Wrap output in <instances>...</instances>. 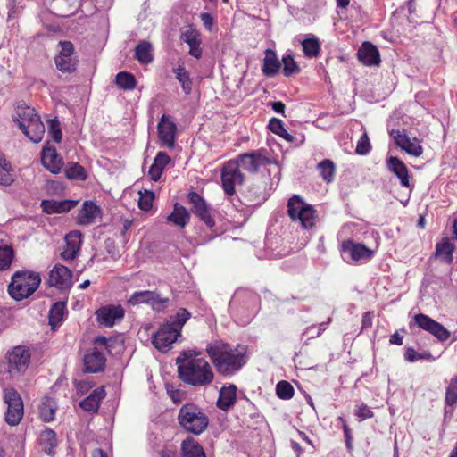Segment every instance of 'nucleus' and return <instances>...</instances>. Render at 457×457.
<instances>
[{
    "instance_id": "obj_57",
    "label": "nucleus",
    "mask_w": 457,
    "mask_h": 457,
    "mask_svg": "<svg viewBox=\"0 0 457 457\" xmlns=\"http://www.w3.org/2000/svg\"><path fill=\"white\" fill-rule=\"evenodd\" d=\"M170 162V158L165 152H159L154 160V163L157 164L163 170Z\"/></svg>"
},
{
    "instance_id": "obj_28",
    "label": "nucleus",
    "mask_w": 457,
    "mask_h": 457,
    "mask_svg": "<svg viewBox=\"0 0 457 457\" xmlns=\"http://www.w3.org/2000/svg\"><path fill=\"white\" fill-rule=\"evenodd\" d=\"M281 68V62L278 60L276 52L270 48L265 50L263 65L262 71L266 77H273Z\"/></svg>"
},
{
    "instance_id": "obj_33",
    "label": "nucleus",
    "mask_w": 457,
    "mask_h": 457,
    "mask_svg": "<svg viewBox=\"0 0 457 457\" xmlns=\"http://www.w3.org/2000/svg\"><path fill=\"white\" fill-rule=\"evenodd\" d=\"M388 166L389 169L399 178L401 185L408 187L410 185L409 173L403 162L397 157H390L388 159Z\"/></svg>"
},
{
    "instance_id": "obj_53",
    "label": "nucleus",
    "mask_w": 457,
    "mask_h": 457,
    "mask_svg": "<svg viewBox=\"0 0 457 457\" xmlns=\"http://www.w3.org/2000/svg\"><path fill=\"white\" fill-rule=\"evenodd\" d=\"M403 149L407 152L408 154L413 155V156H420L423 153V148L419 144H414L411 141V139L409 140V142L407 144H405L404 147H403Z\"/></svg>"
},
{
    "instance_id": "obj_62",
    "label": "nucleus",
    "mask_w": 457,
    "mask_h": 457,
    "mask_svg": "<svg viewBox=\"0 0 457 457\" xmlns=\"http://www.w3.org/2000/svg\"><path fill=\"white\" fill-rule=\"evenodd\" d=\"M200 18L206 29L211 31L214 23L212 16L208 12H203Z\"/></svg>"
},
{
    "instance_id": "obj_50",
    "label": "nucleus",
    "mask_w": 457,
    "mask_h": 457,
    "mask_svg": "<svg viewBox=\"0 0 457 457\" xmlns=\"http://www.w3.org/2000/svg\"><path fill=\"white\" fill-rule=\"evenodd\" d=\"M371 150V145L368 134L364 132L357 142L355 153L360 155H365Z\"/></svg>"
},
{
    "instance_id": "obj_54",
    "label": "nucleus",
    "mask_w": 457,
    "mask_h": 457,
    "mask_svg": "<svg viewBox=\"0 0 457 457\" xmlns=\"http://www.w3.org/2000/svg\"><path fill=\"white\" fill-rule=\"evenodd\" d=\"M269 129L276 135L285 132L284 123L278 118H271L269 122Z\"/></svg>"
},
{
    "instance_id": "obj_8",
    "label": "nucleus",
    "mask_w": 457,
    "mask_h": 457,
    "mask_svg": "<svg viewBox=\"0 0 457 457\" xmlns=\"http://www.w3.org/2000/svg\"><path fill=\"white\" fill-rule=\"evenodd\" d=\"M287 214L303 228H312L318 220L317 211L306 202H287Z\"/></svg>"
},
{
    "instance_id": "obj_11",
    "label": "nucleus",
    "mask_w": 457,
    "mask_h": 457,
    "mask_svg": "<svg viewBox=\"0 0 457 457\" xmlns=\"http://www.w3.org/2000/svg\"><path fill=\"white\" fill-rule=\"evenodd\" d=\"M409 326L410 328H412L413 326H417L419 328L433 335L439 342L446 341L451 336L450 331L446 328L428 315L423 313L416 314Z\"/></svg>"
},
{
    "instance_id": "obj_12",
    "label": "nucleus",
    "mask_w": 457,
    "mask_h": 457,
    "mask_svg": "<svg viewBox=\"0 0 457 457\" xmlns=\"http://www.w3.org/2000/svg\"><path fill=\"white\" fill-rule=\"evenodd\" d=\"M259 302V296L248 289H237L228 303L230 313H244L254 307Z\"/></svg>"
},
{
    "instance_id": "obj_43",
    "label": "nucleus",
    "mask_w": 457,
    "mask_h": 457,
    "mask_svg": "<svg viewBox=\"0 0 457 457\" xmlns=\"http://www.w3.org/2000/svg\"><path fill=\"white\" fill-rule=\"evenodd\" d=\"M64 171H65V176L69 179L84 181L87 178V170H85V168L83 166H81L78 162L68 163Z\"/></svg>"
},
{
    "instance_id": "obj_51",
    "label": "nucleus",
    "mask_w": 457,
    "mask_h": 457,
    "mask_svg": "<svg viewBox=\"0 0 457 457\" xmlns=\"http://www.w3.org/2000/svg\"><path fill=\"white\" fill-rule=\"evenodd\" d=\"M48 132L54 142L60 143L62 141V132L57 119L49 120Z\"/></svg>"
},
{
    "instance_id": "obj_55",
    "label": "nucleus",
    "mask_w": 457,
    "mask_h": 457,
    "mask_svg": "<svg viewBox=\"0 0 457 457\" xmlns=\"http://www.w3.org/2000/svg\"><path fill=\"white\" fill-rule=\"evenodd\" d=\"M330 321L331 319L329 318L327 322L320 323L317 331H314L316 329L315 326L308 327L303 332V335L310 334V337L312 338L318 337L321 335L322 331L326 329V325L328 324Z\"/></svg>"
},
{
    "instance_id": "obj_59",
    "label": "nucleus",
    "mask_w": 457,
    "mask_h": 457,
    "mask_svg": "<svg viewBox=\"0 0 457 457\" xmlns=\"http://www.w3.org/2000/svg\"><path fill=\"white\" fill-rule=\"evenodd\" d=\"M64 185L60 181H50L47 184V191L61 195L64 191Z\"/></svg>"
},
{
    "instance_id": "obj_14",
    "label": "nucleus",
    "mask_w": 457,
    "mask_h": 457,
    "mask_svg": "<svg viewBox=\"0 0 457 457\" xmlns=\"http://www.w3.org/2000/svg\"><path fill=\"white\" fill-rule=\"evenodd\" d=\"M168 302V298L160 297L156 292L150 290L134 292L128 300V303L131 305L148 303L153 310L157 312L163 310Z\"/></svg>"
},
{
    "instance_id": "obj_26",
    "label": "nucleus",
    "mask_w": 457,
    "mask_h": 457,
    "mask_svg": "<svg viewBox=\"0 0 457 457\" xmlns=\"http://www.w3.org/2000/svg\"><path fill=\"white\" fill-rule=\"evenodd\" d=\"M100 215L101 209L96 204V202H84L78 214V223L83 226L90 225L94 223Z\"/></svg>"
},
{
    "instance_id": "obj_45",
    "label": "nucleus",
    "mask_w": 457,
    "mask_h": 457,
    "mask_svg": "<svg viewBox=\"0 0 457 457\" xmlns=\"http://www.w3.org/2000/svg\"><path fill=\"white\" fill-rule=\"evenodd\" d=\"M453 250L454 246L453 244L450 243L447 238H445L442 242L436 244V253L438 256H444L445 261L451 262L453 259Z\"/></svg>"
},
{
    "instance_id": "obj_48",
    "label": "nucleus",
    "mask_w": 457,
    "mask_h": 457,
    "mask_svg": "<svg viewBox=\"0 0 457 457\" xmlns=\"http://www.w3.org/2000/svg\"><path fill=\"white\" fill-rule=\"evenodd\" d=\"M55 413V409L54 406V403L47 399L43 402L39 407V414L41 419L45 422H50L54 420Z\"/></svg>"
},
{
    "instance_id": "obj_13",
    "label": "nucleus",
    "mask_w": 457,
    "mask_h": 457,
    "mask_svg": "<svg viewBox=\"0 0 457 457\" xmlns=\"http://www.w3.org/2000/svg\"><path fill=\"white\" fill-rule=\"evenodd\" d=\"M60 53L54 57L56 68L63 73H72L78 66V60L74 57V46L71 41H61Z\"/></svg>"
},
{
    "instance_id": "obj_22",
    "label": "nucleus",
    "mask_w": 457,
    "mask_h": 457,
    "mask_svg": "<svg viewBox=\"0 0 457 457\" xmlns=\"http://www.w3.org/2000/svg\"><path fill=\"white\" fill-rule=\"evenodd\" d=\"M359 61L366 66H379L381 62L379 51L370 42H364L357 52Z\"/></svg>"
},
{
    "instance_id": "obj_24",
    "label": "nucleus",
    "mask_w": 457,
    "mask_h": 457,
    "mask_svg": "<svg viewBox=\"0 0 457 457\" xmlns=\"http://www.w3.org/2000/svg\"><path fill=\"white\" fill-rule=\"evenodd\" d=\"M81 237L82 234L79 230L71 231L66 235V245L61 253V256L63 260H73L77 256L78 252L79 251L81 246Z\"/></svg>"
},
{
    "instance_id": "obj_6",
    "label": "nucleus",
    "mask_w": 457,
    "mask_h": 457,
    "mask_svg": "<svg viewBox=\"0 0 457 457\" xmlns=\"http://www.w3.org/2000/svg\"><path fill=\"white\" fill-rule=\"evenodd\" d=\"M40 283L39 273L20 270L12 275L8 286V293L14 300L21 301L30 296L38 288Z\"/></svg>"
},
{
    "instance_id": "obj_32",
    "label": "nucleus",
    "mask_w": 457,
    "mask_h": 457,
    "mask_svg": "<svg viewBox=\"0 0 457 457\" xmlns=\"http://www.w3.org/2000/svg\"><path fill=\"white\" fill-rule=\"evenodd\" d=\"M182 457H206L204 448L193 437H187L181 443Z\"/></svg>"
},
{
    "instance_id": "obj_52",
    "label": "nucleus",
    "mask_w": 457,
    "mask_h": 457,
    "mask_svg": "<svg viewBox=\"0 0 457 457\" xmlns=\"http://www.w3.org/2000/svg\"><path fill=\"white\" fill-rule=\"evenodd\" d=\"M391 135L393 136L395 144L402 149L411 139L403 131L400 130H392Z\"/></svg>"
},
{
    "instance_id": "obj_47",
    "label": "nucleus",
    "mask_w": 457,
    "mask_h": 457,
    "mask_svg": "<svg viewBox=\"0 0 457 457\" xmlns=\"http://www.w3.org/2000/svg\"><path fill=\"white\" fill-rule=\"evenodd\" d=\"M276 393L280 399L288 400L294 396L295 390L289 382L282 380L277 384Z\"/></svg>"
},
{
    "instance_id": "obj_10",
    "label": "nucleus",
    "mask_w": 457,
    "mask_h": 457,
    "mask_svg": "<svg viewBox=\"0 0 457 457\" xmlns=\"http://www.w3.org/2000/svg\"><path fill=\"white\" fill-rule=\"evenodd\" d=\"M4 400L7 404L6 422L11 426L19 424L24 413L23 402L20 394L13 387L5 388L4 390Z\"/></svg>"
},
{
    "instance_id": "obj_7",
    "label": "nucleus",
    "mask_w": 457,
    "mask_h": 457,
    "mask_svg": "<svg viewBox=\"0 0 457 457\" xmlns=\"http://www.w3.org/2000/svg\"><path fill=\"white\" fill-rule=\"evenodd\" d=\"M178 421L187 432L200 435L209 424L204 411L194 403L184 404L179 411Z\"/></svg>"
},
{
    "instance_id": "obj_1",
    "label": "nucleus",
    "mask_w": 457,
    "mask_h": 457,
    "mask_svg": "<svg viewBox=\"0 0 457 457\" xmlns=\"http://www.w3.org/2000/svg\"><path fill=\"white\" fill-rule=\"evenodd\" d=\"M178 375L181 381L194 387H205L214 380V372L211 364L195 349H187L179 353L176 358Z\"/></svg>"
},
{
    "instance_id": "obj_18",
    "label": "nucleus",
    "mask_w": 457,
    "mask_h": 457,
    "mask_svg": "<svg viewBox=\"0 0 457 457\" xmlns=\"http://www.w3.org/2000/svg\"><path fill=\"white\" fill-rule=\"evenodd\" d=\"M190 212L182 206L179 202H175L173 209L170 214L166 216V222L182 231L190 221Z\"/></svg>"
},
{
    "instance_id": "obj_44",
    "label": "nucleus",
    "mask_w": 457,
    "mask_h": 457,
    "mask_svg": "<svg viewBox=\"0 0 457 457\" xmlns=\"http://www.w3.org/2000/svg\"><path fill=\"white\" fill-rule=\"evenodd\" d=\"M283 74L286 77H291L300 72V67L295 61L293 55L287 54L282 57Z\"/></svg>"
},
{
    "instance_id": "obj_61",
    "label": "nucleus",
    "mask_w": 457,
    "mask_h": 457,
    "mask_svg": "<svg viewBox=\"0 0 457 457\" xmlns=\"http://www.w3.org/2000/svg\"><path fill=\"white\" fill-rule=\"evenodd\" d=\"M339 420L343 423V430H344V435L345 437V445L348 449H351L352 448L351 430L342 417H339Z\"/></svg>"
},
{
    "instance_id": "obj_46",
    "label": "nucleus",
    "mask_w": 457,
    "mask_h": 457,
    "mask_svg": "<svg viewBox=\"0 0 457 457\" xmlns=\"http://www.w3.org/2000/svg\"><path fill=\"white\" fill-rule=\"evenodd\" d=\"M13 259V250L6 245H0V270H6L10 267Z\"/></svg>"
},
{
    "instance_id": "obj_31",
    "label": "nucleus",
    "mask_w": 457,
    "mask_h": 457,
    "mask_svg": "<svg viewBox=\"0 0 457 457\" xmlns=\"http://www.w3.org/2000/svg\"><path fill=\"white\" fill-rule=\"evenodd\" d=\"M105 396L103 388L95 389L87 397L79 403V406L86 411L96 412L99 409L100 402Z\"/></svg>"
},
{
    "instance_id": "obj_4",
    "label": "nucleus",
    "mask_w": 457,
    "mask_h": 457,
    "mask_svg": "<svg viewBox=\"0 0 457 457\" xmlns=\"http://www.w3.org/2000/svg\"><path fill=\"white\" fill-rule=\"evenodd\" d=\"M191 317L185 308H180L176 315L170 316L159 329L153 334L152 343L161 352H167L170 345L181 336L183 326Z\"/></svg>"
},
{
    "instance_id": "obj_29",
    "label": "nucleus",
    "mask_w": 457,
    "mask_h": 457,
    "mask_svg": "<svg viewBox=\"0 0 457 457\" xmlns=\"http://www.w3.org/2000/svg\"><path fill=\"white\" fill-rule=\"evenodd\" d=\"M457 404V377L451 378L450 383L445 390V416L451 417Z\"/></svg>"
},
{
    "instance_id": "obj_5",
    "label": "nucleus",
    "mask_w": 457,
    "mask_h": 457,
    "mask_svg": "<svg viewBox=\"0 0 457 457\" xmlns=\"http://www.w3.org/2000/svg\"><path fill=\"white\" fill-rule=\"evenodd\" d=\"M16 115L13 120L19 129L33 143H39L45 134V125L37 112L25 103L18 104L15 107Z\"/></svg>"
},
{
    "instance_id": "obj_20",
    "label": "nucleus",
    "mask_w": 457,
    "mask_h": 457,
    "mask_svg": "<svg viewBox=\"0 0 457 457\" xmlns=\"http://www.w3.org/2000/svg\"><path fill=\"white\" fill-rule=\"evenodd\" d=\"M42 165L52 173H58L62 165V159L57 154L55 147L45 145L41 152Z\"/></svg>"
},
{
    "instance_id": "obj_17",
    "label": "nucleus",
    "mask_w": 457,
    "mask_h": 457,
    "mask_svg": "<svg viewBox=\"0 0 457 457\" xmlns=\"http://www.w3.org/2000/svg\"><path fill=\"white\" fill-rule=\"evenodd\" d=\"M48 284L61 290L70 289L72 286L71 270L62 264L55 265L49 273Z\"/></svg>"
},
{
    "instance_id": "obj_41",
    "label": "nucleus",
    "mask_w": 457,
    "mask_h": 457,
    "mask_svg": "<svg viewBox=\"0 0 457 457\" xmlns=\"http://www.w3.org/2000/svg\"><path fill=\"white\" fill-rule=\"evenodd\" d=\"M14 181L13 170L3 154H0V184L9 186Z\"/></svg>"
},
{
    "instance_id": "obj_56",
    "label": "nucleus",
    "mask_w": 457,
    "mask_h": 457,
    "mask_svg": "<svg viewBox=\"0 0 457 457\" xmlns=\"http://www.w3.org/2000/svg\"><path fill=\"white\" fill-rule=\"evenodd\" d=\"M355 414L361 420L373 417V411L366 404L363 403L356 406Z\"/></svg>"
},
{
    "instance_id": "obj_34",
    "label": "nucleus",
    "mask_w": 457,
    "mask_h": 457,
    "mask_svg": "<svg viewBox=\"0 0 457 457\" xmlns=\"http://www.w3.org/2000/svg\"><path fill=\"white\" fill-rule=\"evenodd\" d=\"M135 59L141 64H149L154 61L153 46L148 41L142 40L135 47Z\"/></svg>"
},
{
    "instance_id": "obj_19",
    "label": "nucleus",
    "mask_w": 457,
    "mask_h": 457,
    "mask_svg": "<svg viewBox=\"0 0 457 457\" xmlns=\"http://www.w3.org/2000/svg\"><path fill=\"white\" fill-rule=\"evenodd\" d=\"M266 160L261 153L252 152L240 154L235 161L238 164V169H243L249 173H256Z\"/></svg>"
},
{
    "instance_id": "obj_40",
    "label": "nucleus",
    "mask_w": 457,
    "mask_h": 457,
    "mask_svg": "<svg viewBox=\"0 0 457 457\" xmlns=\"http://www.w3.org/2000/svg\"><path fill=\"white\" fill-rule=\"evenodd\" d=\"M317 170L326 183H331L336 176V165L333 161L324 159L317 165Z\"/></svg>"
},
{
    "instance_id": "obj_37",
    "label": "nucleus",
    "mask_w": 457,
    "mask_h": 457,
    "mask_svg": "<svg viewBox=\"0 0 457 457\" xmlns=\"http://www.w3.org/2000/svg\"><path fill=\"white\" fill-rule=\"evenodd\" d=\"M173 73L179 82L184 94L190 95L193 89V79L184 64H179L177 68H174Z\"/></svg>"
},
{
    "instance_id": "obj_49",
    "label": "nucleus",
    "mask_w": 457,
    "mask_h": 457,
    "mask_svg": "<svg viewBox=\"0 0 457 457\" xmlns=\"http://www.w3.org/2000/svg\"><path fill=\"white\" fill-rule=\"evenodd\" d=\"M404 358L409 362H414L418 360H428V361L436 360L431 355V353L429 352H424L422 353H418L412 347H408L406 349Z\"/></svg>"
},
{
    "instance_id": "obj_39",
    "label": "nucleus",
    "mask_w": 457,
    "mask_h": 457,
    "mask_svg": "<svg viewBox=\"0 0 457 457\" xmlns=\"http://www.w3.org/2000/svg\"><path fill=\"white\" fill-rule=\"evenodd\" d=\"M115 84L120 89L123 91H129L136 88L137 79L132 73L129 71H120L117 73L115 77Z\"/></svg>"
},
{
    "instance_id": "obj_38",
    "label": "nucleus",
    "mask_w": 457,
    "mask_h": 457,
    "mask_svg": "<svg viewBox=\"0 0 457 457\" xmlns=\"http://www.w3.org/2000/svg\"><path fill=\"white\" fill-rule=\"evenodd\" d=\"M66 313V303L65 302H57L53 304L49 311V325L52 329H55L60 323L62 321Z\"/></svg>"
},
{
    "instance_id": "obj_30",
    "label": "nucleus",
    "mask_w": 457,
    "mask_h": 457,
    "mask_svg": "<svg viewBox=\"0 0 457 457\" xmlns=\"http://www.w3.org/2000/svg\"><path fill=\"white\" fill-rule=\"evenodd\" d=\"M237 387L235 385H230L228 387H222L220 391L217 406L223 411H228L236 403Z\"/></svg>"
},
{
    "instance_id": "obj_64",
    "label": "nucleus",
    "mask_w": 457,
    "mask_h": 457,
    "mask_svg": "<svg viewBox=\"0 0 457 457\" xmlns=\"http://www.w3.org/2000/svg\"><path fill=\"white\" fill-rule=\"evenodd\" d=\"M75 385H76L77 390L82 394L84 392H86L89 387H91V386H88V384L87 382L82 381V380H79V381L75 380Z\"/></svg>"
},
{
    "instance_id": "obj_23",
    "label": "nucleus",
    "mask_w": 457,
    "mask_h": 457,
    "mask_svg": "<svg viewBox=\"0 0 457 457\" xmlns=\"http://www.w3.org/2000/svg\"><path fill=\"white\" fill-rule=\"evenodd\" d=\"M193 203L194 206L192 208V212L208 228H213L215 226V219L218 216V212L212 208L207 202Z\"/></svg>"
},
{
    "instance_id": "obj_2",
    "label": "nucleus",
    "mask_w": 457,
    "mask_h": 457,
    "mask_svg": "<svg viewBox=\"0 0 457 457\" xmlns=\"http://www.w3.org/2000/svg\"><path fill=\"white\" fill-rule=\"evenodd\" d=\"M205 351L217 372L221 376H231L245 364L244 353L220 341L207 344Z\"/></svg>"
},
{
    "instance_id": "obj_16",
    "label": "nucleus",
    "mask_w": 457,
    "mask_h": 457,
    "mask_svg": "<svg viewBox=\"0 0 457 457\" xmlns=\"http://www.w3.org/2000/svg\"><path fill=\"white\" fill-rule=\"evenodd\" d=\"M96 319L101 325L111 328L124 318L125 311L121 305H106L96 312Z\"/></svg>"
},
{
    "instance_id": "obj_63",
    "label": "nucleus",
    "mask_w": 457,
    "mask_h": 457,
    "mask_svg": "<svg viewBox=\"0 0 457 457\" xmlns=\"http://www.w3.org/2000/svg\"><path fill=\"white\" fill-rule=\"evenodd\" d=\"M271 106H272V109L274 112H276L278 113H281V114L285 113L286 106L281 101H277V102L272 103Z\"/></svg>"
},
{
    "instance_id": "obj_3",
    "label": "nucleus",
    "mask_w": 457,
    "mask_h": 457,
    "mask_svg": "<svg viewBox=\"0 0 457 457\" xmlns=\"http://www.w3.org/2000/svg\"><path fill=\"white\" fill-rule=\"evenodd\" d=\"M30 360L31 353L29 347L16 345L10 348L0 361V380H19L29 369Z\"/></svg>"
},
{
    "instance_id": "obj_42",
    "label": "nucleus",
    "mask_w": 457,
    "mask_h": 457,
    "mask_svg": "<svg viewBox=\"0 0 457 457\" xmlns=\"http://www.w3.org/2000/svg\"><path fill=\"white\" fill-rule=\"evenodd\" d=\"M302 46L303 52L306 57H317L320 53V44L315 36L305 38L302 42Z\"/></svg>"
},
{
    "instance_id": "obj_15",
    "label": "nucleus",
    "mask_w": 457,
    "mask_h": 457,
    "mask_svg": "<svg viewBox=\"0 0 457 457\" xmlns=\"http://www.w3.org/2000/svg\"><path fill=\"white\" fill-rule=\"evenodd\" d=\"M158 137L162 146L170 149L175 145L177 125L166 114H162L157 125Z\"/></svg>"
},
{
    "instance_id": "obj_60",
    "label": "nucleus",
    "mask_w": 457,
    "mask_h": 457,
    "mask_svg": "<svg viewBox=\"0 0 457 457\" xmlns=\"http://www.w3.org/2000/svg\"><path fill=\"white\" fill-rule=\"evenodd\" d=\"M163 172V170L162 168L158 167L157 164L153 163L148 170V175L154 181H158Z\"/></svg>"
},
{
    "instance_id": "obj_25",
    "label": "nucleus",
    "mask_w": 457,
    "mask_h": 457,
    "mask_svg": "<svg viewBox=\"0 0 457 457\" xmlns=\"http://www.w3.org/2000/svg\"><path fill=\"white\" fill-rule=\"evenodd\" d=\"M105 357L96 348H93L84 356V366L86 372L97 373L104 370Z\"/></svg>"
},
{
    "instance_id": "obj_21",
    "label": "nucleus",
    "mask_w": 457,
    "mask_h": 457,
    "mask_svg": "<svg viewBox=\"0 0 457 457\" xmlns=\"http://www.w3.org/2000/svg\"><path fill=\"white\" fill-rule=\"evenodd\" d=\"M180 38L189 46V54L196 59L203 55L202 39L199 31L192 26L181 33Z\"/></svg>"
},
{
    "instance_id": "obj_58",
    "label": "nucleus",
    "mask_w": 457,
    "mask_h": 457,
    "mask_svg": "<svg viewBox=\"0 0 457 457\" xmlns=\"http://www.w3.org/2000/svg\"><path fill=\"white\" fill-rule=\"evenodd\" d=\"M428 205V204H419L418 212H419V219L417 221V227L420 228H424L426 225L425 218L427 215Z\"/></svg>"
},
{
    "instance_id": "obj_35",
    "label": "nucleus",
    "mask_w": 457,
    "mask_h": 457,
    "mask_svg": "<svg viewBox=\"0 0 457 457\" xmlns=\"http://www.w3.org/2000/svg\"><path fill=\"white\" fill-rule=\"evenodd\" d=\"M39 445L42 451L48 455L54 453V449L57 445L56 434L52 429L43 430L38 437Z\"/></svg>"
},
{
    "instance_id": "obj_27",
    "label": "nucleus",
    "mask_w": 457,
    "mask_h": 457,
    "mask_svg": "<svg viewBox=\"0 0 457 457\" xmlns=\"http://www.w3.org/2000/svg\"><path fill=\"white\" fill-rule=\"evenodd\" d=\"M343 251L348 253L353 261L370 260L373 252L362 244H354L353 242H345L343 244Z\"/></svg>"
},
{
    "instance_id": "obj_36",
    "label": "nucleus",
    "mask_w": 457,
    "mask_h": 457,
    "mask_svg": "<svg viewBox=\"0 0 457 457\" xmlns=\"http://www.w3.org/2000/svg\"><path fill=\"white\" fill-rule=\"evenodd\" d=\"M79 202H41L40 206L47 214L63 213L71 211Z\"/></svg>"
},
{
    "instance_id": "obj_9",
    "label": "nucleus",
    "mask_w": 457,
    "mask_h": 457,
    "mask_svg": "<svg viewBox=\"0 0 457 457\" xmlns=\"http://www.w3.org/2000/svg\"><path fill=\"white\" fill-rule=\"evenodd\" d=\"M221 184L228 196H232L236 193V187L243 185L245 181L244 174L238 169V164L234 160L224 162L221 169Z\"/></svg>"
}]
</instances>
